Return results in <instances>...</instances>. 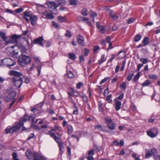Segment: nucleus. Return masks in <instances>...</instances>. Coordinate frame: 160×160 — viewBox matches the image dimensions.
<instances>
[{
	"label": "nucleus",
	"mask_w": 160,
	"mask_h": 160,
	"mask_svg": "<svg viewBox=\"0 0 160 160\" xmlns=\"http://www.w3.org/2000/svg\"><path fill=\"white\" fill-rule=\"evenodd\" d=\"M9 74L13 77L12 78V82L17 88H18L21 87L23 83V79L21 77L22 74L20 72L14 70H10Z\"/></svg>",
	"instance_id": "obj_1"
},
{
	"label": "nucleus",
	"mask_w": 160,
	"mask_h": 160,
	"mask_svg": "<svg viewBox=\"0 0 160 160\" xmlns=\"http://www.w3.org/2000/svg\"><path fill=\"white\" fill-rule=\"evenodd\" d=\"M31 61L30 58L26 55H22L21 58L18 60V62L20 65L22 67H25V66L30 63Z\"/></svg>",
	"instance_id": "obj_2"
},
{
	"label": "nucleus",
	"mask_w": 160,
	"mask_h": 160,
	"mask_svg": "<svg viewBox=\"0 0 160 160\" xmlns=\"http://www.w3.org/2000/svg\"><path fill=\"white\" fill-rule=\"evenodd\" d=\"M16 62L14 60L9 58H5L1 61V65H5L8 67H10L15 65Z\"/></svg>",
	"instance_id": "obj_3"
},
{
	"label": "nucleus",
	"mask_w": 160,
	"mask_h": 160,
	"mask_svg": "<svg viewBox=\"0 0 160 160\" xmlns=\"http://www.w3.org/2000/svg\"><path fill=\"white\" fill-rule=\"evenodd\" d=\"M105 122L107 124L108 128L111 130L115 129L116 125L115 123L112 122L111 119L109 117H106L105 118Z\"/></svg>",
	"instance_id": "obj_4"
},
{
	"label": "nucleus",
	"mask_w": 160,
	"mask_h": 160,
	"mask_svg": "<svg viewBox=\"0 0 160 160\" xmlns=\"http://www.w3.org/2000/svg\"><path fill=\"white\" fill-rule=\"evenodd\" d=\"M27 120V119L22 118L18 123L12 127L14 132L19 131L21 127H23V122H26Z\"/></svg>",
	"instance_id": "obj_5"
},
{
	"label": "nucleus",
	"mask_w": 160,
	"mask_h": 160,
	"mask_svg": "<svg viewBox=\"0 0 160 160\" xmlns=\"http://www.w3.org/2000/svg\"><path fill=\"white\" fill-rule=\"evenodd\" d=\"M147 134L150 137L153 138L156 137L158 134V131L157 128H153L147 131Z\"/></svg>",
	"instance_id": "obj_6"
},
{
	"label": "nucleus",
	"mask_w": 160,
	"mask_h": 160,
	"mask_svg": "<svg viewBox=\"0 0 160 160\" xmlns=\"http://www.w3.org/2000/svg\"><path fill=\"white\" fill-rule=\"evenodd\" d=\"M46 4L48 6V7L52 10H55L58 7V6L54 2H46Z\"/></svg>",
	"instance_id": "obj_7"
},
{
	"label": "nucleus",
	"mask_w": 160,
	"mask_h": 160,
	"mask_svg": "<svg viewBox=\"0 0 160 160\" xmlns=\"http://www.w3.org/2000/svg\"><path fill=\"white\" fill-rule=\"evenodd\" d=\"M21 36L19 35H16V34L13 35L10 39L8 41L9 44L10 43H13L16 44L18 42V40L20 37Z\"/></svg>",
	"instance_id": "obj_8"
},
{
	"label": "nucleus",
	"mask_w": 160,
	"mask_h": 160,
	"mask_svg": "<svg viewBox=\"0 0 160 160\" xmlns=\"http://www.w3.org/2000/svg\"><path fill=\"white\" fill-rule=\"evenodd\" d=\"M77 40L79 44L84 46V39L83 37L79 34L77 36Z\"/></svg>",
	"instance_id": "obj_9"
},
{
	"label": "nucleus",
	"mask_w": 160,
	"mask_h": 160,
	"mask_svg": "<svg viewBox=\"0 0 160 160\" xmlns=\"http://www.w3.org/2000/svg\"><path fill=\"white\" fill-rule=\"evenodd\" d=\"M42 14L45 16V18L49 19H52L53 18L54 16L51 13H48L47 11H45L42 13Z\"/></svg>",
	"instance_id": "obj_10"
},
{
	"label": "nucleus",
	"mask_w": 160,
	"mask_h": 160,
	"mask_svg": "<svg viewBox=\"0 0 160 160\" xmlns=\"http://www.w3.org/2000/svg\"><path fill=\"white\" fill-rule=\"evenodd\" d=\"M34 152H32L30 150H28L26 152V155L28 159H32L34 157Z\"/></svg>",
	"instance_id": "obj_11"
},
{
	"label": "nucleus",
	"mask_w": 160,
	"mask_h": 160,
	"mask_svg": "<svg viewBox=\"0 0 160 160\" xmlns=\"http://www.w3.org/2000/svg\"><path fill=\"white\" fill-rule=\"evenodd\" d=\"M16 93V92L14 91L9 93L7 96V98L9 99L8 100L14 99Z\"/></svg>",
	"instance_id": "obj_12"
},
{
	"label": "nucleus",
	"mask_w": 160,
	"mask_h": 160,
	"mask_svg": "<svg viewBox=\"0 0 160 160\" xmlns=\"http://www.w3.org/2000/svg\"><path fill=\"white\" fill-rule=\"evenodd\" d=\"M31 15L30 12L27 11L24 12V16L23 18L27 22H28L29 21V19L28 18H30Z\"/></svg>",
	"instance_id": "obj_13"
},
{
	"label": "nucleus",
	"mask_w": 160,
	"mask_h": 160,
	"mask_svg": "<svg viewBox=\"0 0 160 160\" xmlns=\"http://www.w3.org/2000/svg\"><path fill=\"white\" fill-rule=\"evenodd\" d=\"M43 40L44 39L43 38V37H40L39 38L35 39L34 40V42L35 43L39 44L41 46H43V44L42 42V41H43Z\"/></svg>",
	"instance_id": "obj_14"
},
{
	"label": "nucleus",
	"mask_w": 160,
	"mask_h": 160,
	"mask_svg": "<svg viewBox=\"0 0 160 160\" xmlns=\"http://www.w3.org/2000/svg\"><path fill=\"white\" fill-rule=\"evenodd\" d=\"M114 105L115 106L116 110V111H118L121 108V102L116 100L115 102Z\"/></svg>",
	"instance_id": "obj_15"
},
{
	"label": "nucleus",
	"mask_w": 160,
	"mask_h": 160,
	"mask_svg": "<svg viewBox=\"0 0 160 160\" xmlns=\"http://www.w3.org/2000/svg\"><path fill=\"white\" fill-rule=\"evenodd\" d=\"M137 69H138V71H139L140 69V64H139L138 65ZM140 72H138L137 74L136 75H135L134 78H133V80H132V81L133 82H136L139 79V78L140 77Z\"/></svg>",
	"instance_id": "obj_16"
},
{
	"label": "nucleus",
	"mask_w": 160,
	"mask_h": 160,
	"mask_svg": "<svg viewBox=\"0 0 160 160\" xmlns=\"http://www.w3.org/2000/svg\"><path fill=\"white\" fill-rule=\"evenodd\" d=\"M0 36L3 39V40L5 42L6 44V45L9 44V42H8V41L7 40L8 38L6 36V35L5 33L2 32H0Z\"/></svg>",
	"instance_id": "obj_17"
},
{
	"label": "nucleus",
	"mask_w": 160,
	"mask_h": 160,
	"mask_svg": "<svg viewBox=\"0 0 160 160\" xmlns=\"http://www.w3.org/2000/svg\"><path fill=\"white\" fill-rule=\"evenodd\" d=\"M109 15V16L114 20H116L118 18V17L117 15L116 14L112 11L110 12Z\"/></svg>",
	"instance_id": "obj_18"
},
{
	"label": "nucleus",
	"mask_w": 160,
	"mask_h": 160,
	"mask_svg": "<svg viewBox=\"0 0 160 160\" xmlns=\"http://www.w3.org/2000/svg\"><path fill=\"white\" fill-rule=\"evenodd\" d=\"M29 19L31 23L33 25H34V22L37 19V17L35 15L32 16V15L29 18Z\"/></svg>",
	"instance_id": "obj_19"
},
{
	"label": "nucleus",
	"mask_w": 160,
	"mask_h": 160,
	"mask_svg": "<svg viewBox=\"0 0 160 160\" xmlns=\"http://www.w3.org/2000/svg\"><path fill=\"white\" fill-rule=\"evenodd\" d=\"M13 130L12 127L9 126L5 129V132L6 134L9 133H13L14 132Z\"/></svg>",
	"instance_id": "obj_20"
},
{
	"label": "nucleus",
	"mask_w": 160,
	"mask_h": 160,
	"mask_svg": "<svg viewBox=\"0 0 160 160\" xmlns=\"http://www.w3.org/2000/svg\"><path fill=\"white\" fill-rule=\"evenodd\" d=\"M18 50H13L12 53V56L14 58H17L18 57Z\"/></svg>",
	"instance_id": "obj_21"
},
{
	"label": "nucleus",
	"mask_w": 160,
	"mask_h": 160,
	"mask_svg": "<svg viewBox=\"0 0 160 160\" xmlns=\"http://www.w3.org/2000/svg\"><path fill=\"white\" fill-rule=\"evenodd\" d=\"M134 75V72L133 71H131L128 75L127 80L128 81H130Z\"/></svg>",
	"instance_id": "obj_22"
},
{
	"label": "nucleus",
	"mask_w": 160,
	"mask_h": 160,
	"mask_svg": "<svg viewBox=\"0 0 160 160\" xmlns=\"http://www.w3.org/2000/svg\"><path fill=\"white\" fill-rule=\"evenodd\" d=\"M33 160H42V157L39 155L37 153L34 152Z\"/></svg>",
	"instance_id": "obj_23"
},
{
	"label": "nucleus",
	"mask_w": 160,
	"mask_h": 160,
	"mask_svg": "<svg viewBox=\"0 0 160 160\" xmlns=\"http://www.w3.org/2000/svg\"><path fill=\"white\" fill-rule=\"evenodd\" d=\"M149 42V39L147 37H145L142 41L143 45L145 46L148 44Z\"/></svg>",
	"instance_id": "obj_24"
},
{
	"label": "nucleus",
	"mask_w": 160,
	"mask_h": 160,
	"mask_svg": "<svg viewBox=\"0 0 160 160\" xmlns=\"http://www.w3.org/2000/svg\"><path fill=\"white\" fill-rule=\"evenodd\" d=\"M69 58L71 59L75 60L76 58V55L73 53H69L68 54Z\"/></svg>",
	"instance_id": "obj_25"
},
{
	"label": "nucleus",
	"mask_w": 160,
	"mask_h": 160,
	"mask_svg": "<svg viewBox=\"0 0 160 160\" xmlns=\"http://www.w3.org/2000/svg\"><path fill=\"white\" fill-rule=\"evenodd\" d=\"M67 74L68 78H72L74 77V75L71 71H67Z\"/></svg>",
	"instance_id": "obj_26"
},
{
	"label": "nucleus",
	"mask_w": 160,
	"mask_h": 160,
	"mask_svg": "<svg viewBox=\"0 0 160 160\" xmlns=\"http://www.w3.org/2000/svg\"><path fill=\"white\" fill-rule=\"evenodd\" d=\"M90 16L93 18L92 20L93 22H94V18L96 17L97 16V14L96 12H94L92 11H91L90 13Z\"/></svg>",
	"instance_id": "obj_27"
},
{
	"label": "nucleus",
	"mask_w": 160,
	"mask_h": 160,
	"mask_svg": "<svg viewBox=\"0 0 160 160\" xmlns=\"http://www.w3.org/2000/svg\"><path fill=\"white\" fill-rule=\"evenodd\" d=\"M102 104L101 101L98 102V108L99 111L102 112L103 110V108L102 106Z\"/></svg>",
	"instance_id": "obj_28"
},
{
	"label": "nucleus",
	"mask_w": 160,
	"mask_h": 160,
	"mask_svg": "<svg viewBox=\"0 0 160 160\" xmlns=\"http://www.w3.org/2000/svg\"><path fill=\"white\" fill-rule=\"evenodd\" d=\"M149 78L151 79L156 80L158 78V76L154 74H150L149 75Z\"/></svg>",
	"instance_id": "obj_29"
},
{
	"label": "nucleus",
	"mask_w": 160,
	"mask_h": 160,
	"mask_svg": "<svg viewBox=\"0 0 160 160\" xmlns=\"http://www.w3.org/2000/svg\"><path fill=\"white\" fill-rule=\"evenodd\" d=\"M87 12V9L84 8L82 10V14L84 16H86L88 15Z\"/></svg>",
	"instance_id": "obj_30"
},
{
	"label": "nucleus",
	"mask_w": 160,
	"mask_h": 160,
	"mask_svg": "<svg viewBox=\"0 0 160 160\" xmlns=\"http://www.w3.org/2000/svg\"><path fill=\"white\" fill-rule=\"evenodd\" d=\"M12 156L13 160H20L17 158L18 155L16 152H13L12 154Z\"/></svg>",
	"instance_id": "obj_31"
},
{
	"label": "nucleus",
	"mask_w": 160,
	"mask_h": 160,
	"mask_svg": "<svg viewBox=\"0 0 160 160\" xmlns=\"http://www.w3.org/2000/svg\"><path fill=\"white\" fill-rule=\"evenodd\" d=\"M112 97V95L110 94L106 98V100L108 101V102L109 103H111L112 102V100L111 99Z\"/></svg>",
	"instance_id": "obj_32"
},
{
	"label": "nucleus",
	"mask_w": 160,
	"mask_h": 160,
	"mask_svg": "<svg viewBox=\"0 0 160 160\" xmlns=\"http://www.w3.org/2000/svg\"><path fill=\"white\" fill-rule=\"evenodd\" d=\"M53 138L55 140V141L57 143H59L61 142L60 137H57L55 136Z\"/></svg>",
	"instance_id": "obj_33"
},
{
	"label": "nucleus",
	"mask_w": 160,
	"mask_h": 160,
	"mask_svg": "<svg viewBox=\"0 0 160 160\" xmlns=\"http://www.w3.org/2000/svg\"><path fill=\"white\" fill-rule=\"evenodd\" d=\"M150 82L148 80H146L144 82H143L142 84V85L143 87L147 86H148V85L150 84Z\"/></svg>",
	"instance_id": "obj_34"
},
{
	"label": "nucleus",
	"mask_w": 160,
	"mask_h": 160,
	"mask_svg": "<svg viewBox=\"0 0 160 160\" xmlns=\"http://www.w3.org/2000/svg\"><path fill=\"white\" fill-rule=\"evenodd\" d=\"M57 19L58 20L60 21V22H64L65 21V19L64 17H63L62 16H58L57 17Z\"/></svg>",
	"instance_id": "obj_35"
},
{
	"label": "nucleus",
	"mask_w": 160,
	"mask_h": 160,
	"mask_svg": "<svg viewBox=\"0 0 160 160\" xmlns=\"http://www.w3.org/2000/svg\"><path fill=\"white\" fill-rule=\"evenodd\" d=\"M52 25L56 28H59L60 27L54 21H52Z\"/></svg>",
	"instance_id": "obj_36"
},
{
	"label": "nucleus",
	"mask_w": 160,
	"mask_h": 160,
	"mask_svg": "<svg viewBox=\"0 0 160 160\" xmlns=\"http://www.w3.org/2000/svg\"><path fill=\"white\" fill-rule=\"evenodd\" d=\"M149 151L153 155H155L157 152V150L155 148H152L151 150Z\"/></svg>",
	"instance_id": "obj_37"
},
{
	"label": "nucleus",
	"mask_w": 160,
	"mask_h": 160,
	"mask_svg": "<svg viewBox=\"0 0 160 160\" xmlns=\"http://www.w3.org/2000/svg\"><path fill=\"white\" fill-rule=\"evenodd\" d=\"M73 106H74V107L75 108H76V109L75 110H74V111H73V113L74 114L77 115L78 114V108L76 107V106L75 103L73 104Z\"/></svg>",
	"instance_id": "obj_38"
},
{
	"label": "nucleus",
	"mask_w": 160,
	"mask_h": 160,
	"mask_svg": "<svg viewBox=\"0 0 160 160\" xmlns=\"http://www.w3.org/2000/svg\"><path fill=\"white\" fill-rule=\"evenodd\" d=\"M70 5H77V2L76 0H70Z\"/></svg>",
	"instance_id": "obj_39"
},
{
	"label": "nucleus",
	"mask_w": 160,
	"mask_h": 160,
	"mask_svg": "<svg viewBox=\"0 0 160 160\" xmlns=\"http://www.w3.org/2000/svg\"><path fill=\"white\" fill-rule=\"evenodd\" d=\"M120 87L122 88V89H125L126 88V83L125 82H122L120 85Z\"/></svg>",
	"instance_id": "obj_40"
},
{
	"label": "nucleus",
	"mask_w": 160,
	"mask_h": 160,
	"mask_svg": "<svg viewBox=\"0 0 160 160\" xmlns=\"http://www.w3.org/2000/svg\"><path fill=\"white\" fill-rule=\"evenodd\" d=\"M65 36L68 37V38H70L72 36L71 32L68 30L66 31V32L65 34Z\"/></svg>",
	"instance_id": "obj_41"
},
{
	"label": "nucleus",
	"mask_w": 160,
	"mask_h": 160,
	"mask_svg": "<svg viewBox=\"0 0 160 160\" xmlns=\"http://www.w3.org/2000/svg\"><path fill=\"white\" fill-rule=\"evenodd\" d=\"M99 47L98 46H95L93 49V52L95 53L97 52V51L99 49Z\"/></svg>",
	"instance_id": "obj_42"
},
{
	"label": "nucleus",
	"mask_w": 160,
	"mask_h": 160,
	"mask_svg": "<svg viewBox=\"0 0 160 160\" xmlns=\"http://www.w3.org/2000/svg\"><path fill=\"white\" fill-rule=\"evenodd\" d=\"M140 40V35H136L134 38V41L137 42Z\"/></svg>",
	"instance_id": "obj_43"
},
{
	"label": "nucleus",
	"mask_w": 160,
	"mask_h": 160,
	"mask_svg": "<svg viewBox=\"0 0 160 160\" xmlns=\"http://www.w3.org/2000/svg\"><path fill=\"white\" fill-rule=\"evenodd\" d=\"M152 155L150 152V151H148L147 153L145 155V157L146 158H148L151 157Z\"/></svg>",
	"instance_id": "obj_44"
},
{
	"label": "nucleus",
	"mask_w": 160,
	"mask_h": 160,
	"mask_svg": "<svg viewBox=\"0 0 160 160\" xmlns=\"http://www.w3.org/2000/svg\"><path fill=\"white\" fill-rule=\"evenodd\" d=\"M95 128L96 129H98L99 130L102 131V126L100 125H98L96 126L95 127Z\"/></svg>",
	"instance_id": "obj_45"
},
{
	"label": "nucleus",
	"mask_w": 160,
	"mask_h": 160,
	"mask_svg": "<svg viewBox=\"0 0 160 160\" xmlns=\"http://www.w3.org/2000/svg\"><path fill=\"white\" fill-rule=\"evenodd\" d=\"M68 132L69 134H70L72 132V128L71 126L68 127Z\"/></svg>",
	"instance_id": "obj_46"
},
{
	"label": "nucleus",
	"mask_w": 160,
	"mask_h": 160,
	"mask_svg": "<svg viewBox=\"0 0 160 160\" xmlns=\"http://www.w3.org/2000/svg\"><path fill=\"white\" fill-rule=\"evenodd\" d=\"M81 98H82L83 100L85 102H87L88 99H87V97L85 95H81L80 96Z\"/></svg>",
	"instance_id": "obj_47"
},
{
	"label": "nucleus",
	"mask_w": 160,
	"mask_h": 160,
	"mask_svg": "<svg viewBox=\"0 0 160 160\" xmlns=\"http://www.w3.org/2000/svg\"><path fill=\"white\" fill-rule=\"evenodd\" d=\"M63 144V143H59L58 146L59 148L61 151H62L64 149V147H63L62 145Z\"/></svg>",
	"instance_id": "obj_48"
},
{
	"label": "nucleus",
	"mask_w": 160,
	"mask_h": 160,
	"mask_svg": "<svg viewBox=\"0 0 160 160\" xmlns=\"http://www.w3.org/2000/svg\"><path fill=\"white\" fill-rule=\"evenodd\" d=\"M84 50L85 51V52L84 54V55L85 56H88L89 52V50L87 48H85Z\"/></svg>",
	"instance_id": "obj_49"
},
{
	"label": "nucleus",
	"mask_w": 160,
	"mask_h": 160,
	"mask_svg": "<svg viewBox=\"0 0 160 160\" xmlns=\"http://www.w3.org/2000/svg\"><path fill=\"white\" fill-rule=\"evenodd\" d=\"M104 27H102V26H101L100 28H98L99 29L100 32L102 33H104Z\"/></svg>",
	"instance_id": "obj_50"
},
{
	"label": "nucleus",
	"mask_w": 160,
	"mask_h": 160,
	"mask_svg": "<svg viewBox=\"0 0 160 160\" xmlns=\"http://www.w3.org/2000/svg\"><path fill=\"white\" fill-rule=\"evenodd\" d=\"M112 145L115 146H118L119 144L118 142L116 141H113L112 143Z\"/></svg>",
	"instance_id": "obj_51"
},
{
	"label": "nucleus",
	"mask_w": 160,
	"mask_h": 160,
	"mask_svg": "<svg viewBox=\"0 0 160 160\" xmlns=\"http://www.w3.org/2000/svg\"><path fill=\"white\" fill-rule=\"evenodd\" d=\"M141 62H142V64H145L148 62L147 59L144 58L141 59Z\"/></svg>",
	"instance_id": "obj_52"
},
{
	"label": "nucleus",
	"mask_w": 160,
	"mask_h": 160,
	"mask_svg": "<svg viewBox=\"0 0 160 160\" xmlns=\"http://www.w3.org/2000/svg\"><path fill=\"white\" fill-rule=\"evenodd\" d=\"M94 154V151L93 150H89L88 152V156L92 155Z\"/></svg>",
	"instance_id": "obj_53"
},
{
	"label": "nucleus",
	"mask_w": 160,
	"mask_h": 160,
	"mask_svg": "<svg viewBox=\"0 0 160 160\" xmlns=\"http://www.w3.org/2000/svg\"><path fill=\"white\" fill-rule=\"evenodd\" d=\"M34 133H31L30 134L28 137L27 138V140H29L31 139L32 138L34 137Z\"/></svg>",
	"instance_id": "obj_54"
},
{
	"label": "nucleus",
	"mask_w": 160,
	"mask_h": 160,
	"mask_svg": "<svg viewBox=\"0 0 160 160\" xmlns=\"http://www.w3.org/2000/svg\"><path fill=\"white\" fill-rule=\"evenodd\" d=\"M82 21L84 22H86L87 23H88L89 22V19L87 18L83 17V18H82Z\"/></svg>",
	"instance_id": "obj_55"
},
{
	"label": "nucleus",
	"mask_w": 160,
	"mask_h": 160,
	"mask_svg": "<svg viewBox=\"0 0 160 160\" xmlns=\"http://www.w3.org/2000/svg\"><path fill=\"white\" fill-rule=\"evenodd\" d=\"M23 9L22 8H20L15 10V12L18 13H20L23 11Z\"/></svg>",
	"instance_id": "obj_56"
},
{
	"label": "nucleus",
	"mask_w": 160,
	"mask_h": 160,
	"mask_svg": "<svg viewBox=\"0 0 160 160\" xmlns=\"http://www.w3.org/2000/svg\"><path fill=\"white\" fill-rule=\"evenodd\" d=\"M134 19L133 18H131L129 19L127 21V22L128 24H130L132 23L134 21Z\"/></svg>",
	"instance_id": "obj_57"
},
{
	"label": "nucleus",
	"mask_w": 160,
	"mask_h": 160,
	"mask_svg": "<svg viewBox=\"0 0 160 160\" xmlns=\"http://www.w3.org/2000/svg\"><path fill=\"white\" fill-rule=\"evenodd\" d=\"M82 85L83 84L82 82H79L77 84V88L78 89H79L82 86Z\"/></svg>",
	"instance_id": "obj_58"
},
{
	"label": "nucleus",
	"mask_w": 160,
	"mask_h": 160,
	"mask_svg": "<svg viewBox=\"0 0 160 160\" xmlns=\"http://www.w3.org/2000/svg\"><path fill=\"white\" fill-rule=\"evenodd\" d=\"M118 26L116 25H113L112 28V29L113 31H116L118 29Z\"/></svg>",
	"instance_id": "obj_59"
},
{
	"label": "nucleus",
	"mask_w": 160,
	"mask_h": 160,
	"mask_svg": "<svg viewBox=\"0 0 160 160\" xmlns=\"http://www.w3.org/2000/svg\"><path fill=\"white\" fill-rule=\"evenodd\" d=\"M108 78L107 77V78H105L104 79H102V81L100 82V84H102L103 83L107 81Z\"/></svg>",
	"instance_id": "obj_60"
},
{
	"label": "nucleus",
	"mask_w": 160,
	"mask_h": 160,
	"mask_svg": "<svg viewBox=\"0 0 160 160\" xmlns=\"http://www.w3.org/2000/svg\"><path fill=\"white\" fill-rule=\"evenodd\" d=\"M102 131L110 133H114V132H111L110 131L106 129H104L103 128L102 129Z\"/></svg>",
	"instance_id": "obj_61"
},
{
	"label": "nucleus",
	"mask_w": 160,
	"mask_h": 160,
	"mask_svg": "<svg viewBox=\"0 0 160 160\" xmlns=\"http://www.w3.org/2000/svg\"><path fill=\"white\" fill-rule=\"evenodd\" d=\"M102 131L110 133H114V132H111L110 131L106 129H104L103 128L102 129Z\"/></svg>",
	"instance_id": "obj_62"
},
{
	"label": "nucleus",
	"mask_w": 160,
	"mask_h": 160,
	"mask_svg": "<svg viewBox=\"0 0 160 160\" xmlns=\"http://www.w3.org/2000/svg\"><path fill=\"white\" fill-rule=\"evenodd\" d=\"M58 2L59 4H62V3L65 4L66 3V1L65 0H59Z\"/></svg>",
	"instance_id": "obj_63"
},
{
	"label": "nucleus",
	"mask_w": 160,
	"mask_h": 160,
	"mask_svg": "<svg viewBox=\"0 0 160 160\" xmlns=\"http://www.w3.org/2000/svg\"><path fill=\"white\" fill-rule=\"evenodd\" d=\"M132 157L135 158V160H139V157H137L136 155L133 154L132 155Z\"/></svg>",
	"instance_id": "obj_64"
}]
</instances>
